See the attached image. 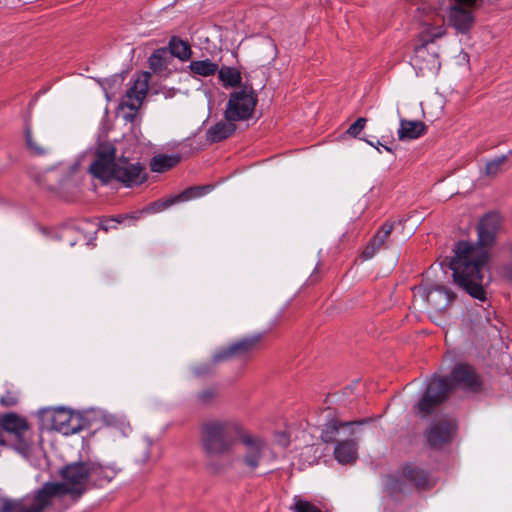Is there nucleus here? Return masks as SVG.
<instances>
[{
    "mask_svg": "<svg viewBox=\"0 0 512 512\" xmlns=\"http://www.w3.org/2000/svg\"><path fill=\"white\" fill-rule=\"evenodd\" d=\"M294 512H321V510L309 501L294 497V504L290 507Z\"/></svg>",
    "mask_w": 512,
    "mask_h": 512,
    "instance_id": "33",
    "label": "nucleus"
},
{
    "mask_svg": "<svg viewBox=\"0 0 512 512\" xmlns=\"http://www.w3.org/2000/svg\"><path fill=\"white\" fill-rule=\"evenodd\" d=\"M10 435L7 446L24 458H29L33 451V432L27 420L16 413H6L0 416V435Z\"/></svg>",
    "mask_w": 512,
    "mask_h": 512,
    "instance_id": "7",
    "label": "nucleus"
},
{
    "mask_svg": "<svg viewBox=\"0 0 512 512\" xmlns=\"http://www.w3.org/2000/svg\"><path fill=\"white\" fill-rule=\"evenodd\" d=\"M455 425L447 420H441L431 424L426 432L428 443L435 448H440L451 441Z\"/></svg>",
    "mask_w": 512,
    "mask_h": 512,
    "instance_id": "16",
    "label": "nucleus"
},
{
    "mask_svg": "<svg viewBox=\"0 0 512 512\" xmlns=\"http://www.w3.org/2000/svg\"><path fill=\"white\" fill-rule=\"evenodd\" d=\"M136 112H137V111H133V113L127 114V115L125 116V119H126L127 121H129V122H132V121L134 120L135 116H136Z\"/></svg>",
    "mask_w": 512,
    "mask_h": 512,
    "instance_id": "41",
    "label": "nucleus"
},
{
    "mask_svg": "<svg viewBox=\"0 0 512 512\" xmlns=\"http://www.w3.org/2000/svg\"><path fill=\"white\" fill-rule=\"evenodd\" d=\"M218 67V64L210 59L193 60L190 62L189 70L194 75L208 77L217 73Z\"/></svg>",
    "mask_w": 512,
    "mask_h": 512,
    "instance_id": "28",
    "label": "nucleus"
},
{
    "mask_svg": "<svg viewBox=\"0 0 512 512\" xmlns=\"http://www.w3.org/2000/svg\"><path fill=\"white\" fill-rule=\"evenodd\" d=\"M73 420H77V414L64 408L54 409L51 413V427L63 435H71L73 429L68 430L67 425Z\"/></svg>",
    "mask_w": 512,
    "mask_h": 512,
    "instance_id": "22",
    "label": "nucleus"
},
{
    "mask_svg": "<svg viewBox=\"0 0 512 512\" xmlns=\"http://www.w3.org/2000/svg\"><path fill=\"white\" fill-rule=\"evenodd\" d=\"M148 447H149V444H146L145 445V457L142 460L143 462H145L149 458V455H148V452H147Z\"/></svg>",
    "mask_w": 512,
    "mask_h": 512,
    "instance_id": "42",
    "label": "nucleus"
},
{
    "mask_svg": "<svg viewBox=\"0 0 512 512\" xmlns=\"http://www.w3.org/2000/svg\"><path fill=\"white\" fill-rule=\"evenodd\" d=\"M367 422V419L360 421H340L332 417L327 419L324 424L320 438L324 443H333L341 433L352 436L354 435V426H360Z\"/></svg>",
    "mask_w": 512,
    "mask_h": 512,
    "instance_id": "15",
    "label": "nucleus"
},
{
    "mask_svg": "<svg viewBox=\"0 0 512 512\" xmlns=\"http://www.w3.org/2000/svg\"><path fill=\"white\" fill-rule=\"evenodd\" d=\"M75 227H80L79 232L75 235L81 239V243L88 245L96 234L97 225L91 221H84Z\"/></svg>",
    "mask_w": 512,
    "mask_h": 512,
    "instance_id": "32",
    "label": "nucleus"
},
{
    "mask_svg": "<svg viewBox=\"0 0 512 512\" xmlns=\"http://www.w3.org/2000/svg\"><path fill=\"white\" fill-rule=\"evenodd\" d=\"M393 231V224L385 223L370 240L369 244L364 249L362 256L364 259L372 258L381 248L386 247V240Z\"/></svg>",
    "mask_w": 512,
    "mask_h": 512,
    "instance_id": "19",
    "label": "nucleus"
},
{
    "mask_svg": "<svg viewBox=\"0 0 512 512\" xmlns=\"http://www.w3.org/2000/svg\"><path fill=\"white\" fill-rule=\"evenodd\" d=\"M236 130V125L234 122L230 121H220L215 125H212L206 133L207 140L216 143L220 142L229 136H231Z\"/></svg>",
    "mask_w": 512,
    "mask_h": 512,
    "instance_id": "23",
    "label": "nucleus"
},
{
    "mask_svg": "<svg viewBox=\"0 0 512 512\" xmlns=\"http://www.w3.org/2000/svg\"><path fill=\"white\" fill-rule=\"evenodd\" d=\"M0 403L2 406L12 407L17 405L18 397L15 393L8 391L5 395L1 397Z\"/></svg>",
    "mask_w": 512,
    "mask_h": 512,
    "instance_id": "37",
    "label": "nucleus"
},
{
    "mask_svg": "<svg viewBox=\"0 0 512 512\" xmlns=\"http://www.w3.org/2000/svg\"><path fill=\"white\" fill-rule=\"evenodd\" d=\"M180 159V156L177 154H159L154 156L150 162L151 171L162 173L177 165L180 162Z\"/></svg>",
    "mask_w": 512,
    "mask_h": 512,
    "instance_id": "26",
    "label": "nucleus"
},
{
    "mask_svg": "<svg viewBox=\"0 0 512 512\" xmlns=\"http://www.w3.org/2000/svg\"><path fill=\"white\" fill-rule=\"evenodd\" d=\"M87 469V462L73 463L62 469V482L46 483L33 497L27 496L18 500L1 497L0 512H42L54 496H79L89 482Z\"/></svg>",
    "mask_w": 512,
    "mask_h": 512,
    "instance_id": "2",
    "label": "nucleus"
},
{
    "mask_svg": "<svg viewBox=\"0 0 512 512\" xmlns=\"http://www.w3.org/2000/svg\"><path fill=\"white\" fill-rule=\"evenodd\" d=\"M137 219H139V215L137 214H124L117 215L115 217L106 218L101 222V228L104 231H108L110 229H115L118 224L123 222H128V224H133Z\"/></svg>",
    "mask_w": 512,
    "mask_h": 512,
    "instance_id": "30",
    "label": "nucleus"
},
{
    "mask_svg": "<svg viewBox=\"0 0 512 512\" xmlns=\"http://www.w3.org/2000/svg\"><path fill=\"white\" fill-rule=\"evenodd\" d=\"M168 46L171 56L181 61H188L192 56L190 44L177 36L170 38Z\"/></svg>",
    "mask_w": 512,
    "mask_h": 512,
    "instance_id": "25",
    "label": "nucleus"
},
{
    "mask_svg": "<svg viewBox=\"0 0 512 512\" xmlns=\"http://www.w3.org/2000/svg\"><path fill=\"white\" fill-rule=\"evenodd\" d=\"M426 126L422 121L401 120L398 136L400 140L417 139L425 133Z\"/></svg>",
    "mask_w": 512,
    "mask_h": 512,
    "instance_id": "24",
    "label": "nucleus"
},
{
    "mask_svg": "<svg viewBox=\"0 0 512 512\" xmlns=\"http://www.w3.org/2000/svg\"><path fill=\"white\" fill-rule=\"evenodd\" d=\"M257 95L251 85L245 84L239 91L230 94L224 117L227 121H245L252 117L257 104Z\"/></svg>",
    "mask_w": 512,
    "mask_h": 512,
    "instance_id": "9",
    "label": "nucleus"
},
{
    "mask_svg": "<svg viewBox=\"0 0 512 512\" xmlns=\"http://www.w3.org/2000/svg\"><path fill=\"white\" fill-rule=\"evenodd\" d=\"M81 422H82V419H81L80 415H78V414H77V420H73V421L69 422V425H67L68 430L73 429V432H71V435L76 434L83 429Z\"/></svg>",
    "mask_w": 512,
    "mask_h": 512,
    "instance_id": "38",
    "label": "nucleus"
},
{
    "mask_svg": "<svg viewBox=\"0 0 512 512\" xmlns=\"http://www.w3.org/2000/svg\"><path fill=\"white\" fill-rule=\"evenodd\" d=\"M240 441L244 446V453L241 458L242 464L248 472H254L267 460L268 446L262 438L249 433L247 430L243 433Z\"/></svg>",
    "mask_w": 512,
    "mask_h": 512,
    "instance_id": "10",
    "label": "nucleus"
},
{
    "mask_svg": "<svg viewBox=\"0 0 512 512\" xmlns=\"http://www.w3.org/2000/svg\"><path fill=\"white\" fill-rule=\"evenodd\" d=\"M245 430L244 425L235 418L208 419L200 427L203 450L210 457L229 454Z\"/></svg>",
    "mask_w": 512,
    "mask_h": 512,
    "instance_id": "5",
    "label": "nucleus"
},
{
    "mask_svg": "<svg viewBox=\"0 0 512 512\" xmlns=\"http://www.w3.org/2000/svg\"><path fill=\"white\" fill-rule=\"evenodd\" d=\"M508 156L511 155L512 156V150H510L507 154Z\"/></svg>",
    "mask_w": 512,
    "mask_h": 512,
    "instance_id": "44",
    "label": "nucleus"
},
{
    "mask_svg": "<svg viewBox=\"0 0 512 512\" xmlns=\"http://www.w3.org/2000/svg\"><path fill=\"white\" fill-rule=\"evenodd\" d=\"M446 33L443 25H433L425 23L419 34L421 44L416 46L415 54L412 59L413 65L423 74L427 72L437 73L440 69L438 50L434 46V41Z\"/></svg>",
    "mask_w": 512,
    "mask_h": 512,
    "instance_id": "6",
    "label": "nucleus"
},
{
    "mask_svg": "<svg viewBox=\"0 0 512 512\" xmlns=\"http://www.w3.org/2000/svg\"><path fill=\"white\" fill-rule=\"evenodd\" d=\"M24 139L27 150L34 156H44L51 151V136L45 126L33 130L31 125L26 123Z\"/></svg>",
    "mask_w": 512,
    "mask_h": 512,
    "instance_id": "13",
    "label": "nucleus"
},
{
    "mask_svg": "<svg viewBox=\"0 0 512 512\" xmlns=\"http://www.w3.org/2000/svg\"><path fill=\"white\" fill-rule=\"evenodd\" d=\"M476 0H450L447 9V19L459 33H467L473 26L474 14L473 9Z\"/></svg>",
    "mask_w": 512,
    "mask_h": 512,
    "instance_id": "11",
    "label": "nucleus"
},
{
    "mask_svg": "<svg viewBox=\"0 0 512 512\" xmlns=\"http://www.w3.org/2000/svg\"><path fill=\"white\" fill-rule=\"evenodd\" d=\"M218 78L220 82L222 83L223 87L230 88V87H237L241 84L242 76L241 72L234 68L229 66H223L221 68L218 67Z\"/></svg>",
    "mask_w": 512,
    "mask_h": 512,
    "instance_id": "27",
    "label": "nucleus"
},
{
    "mask_svg": "<svg viewBox=\"0 0 512 512\" xmlns=\"http://www.w3.org/2000/svg\"><path fill=\"white\" fill-rule=\"evenodd\" d=\"M116 152L113 143H98L87 155L90 160L89 173L104 184L112 180L127 187L141 184L145 180L143 167L139 163H130L124 155L117 158Z\"/></svg>",
    "mask_w": 512,
    "mask_h": 512,
    "instance_id": "3",
    "label": "nucleus"
},
{
    "mask_svg": "<svg viewBox=\"0 0 512 512\" xmlns=\"http://www.w3.org/2000/svg\"><path fill=\"white\" fill-rule=\"evenodd\" d=\"M381 146H382V148H383L385 151H387V152H391V151H392V150H391V148H390V147H388V146H386V145H383V144H382Z\"/></svg>",
    "mask_w": 512,
    "mask_h": 512,
    "instance_id": "43",
    "label": "nucleus"
},
{
    "mask_svg": "<svg viewBox=\"0 0 512 512\" xmlns=\"http://www.w3.org/2000/svg\"><path fill=\"white\" fill-rule=\"evenodd\" d=\"M88 480L96 485H103L116 476V470L110 466H102L98 463L87 462Z\"/></svg>",
    "mask_w": 512,
    "mask_h": 512,
    "instance_id": "21",
    "label": "nucleus"
},
{
    "mask_svg": "<svg viewBox=\"0 0 512 512\" xmlns=\"http://www.w3.org/2000/svg\"><path fill=\"white\" fill-rule=\"evenodd\" d=\"M454 386L476 390L480 386V380L473 367L468 364H458L454 367L450 377L432 378L426 387V391L418 401L415 408L422 416L431 413L448 395Z\"/></svg>",
    "mask_w": 512,
    "mask_h": 512,
    "instance_id": "4",
    "label": "nucleus"
},
{
    "mask_svg": "<svg viewBox=\"0 0 512 512\" xmlns=\"http://www.w3.org/2000/svg\"><path fill=\"white\" fill-rule=\"evenodd\" d=\"M217 397V390L214 388H206L200 391L196 398L197 402L201 405H208Z\"/></svg>",
    "mask_w": 512,
    "mask_h": 512,
    "instance_id": "35",
    "label": "nucleus"
},
{
    "mask_svg": "<svg viewBox=\"0 0 512 512\" xmlns=\"http://www.w3.org/2000/svg\"><path fill=\"white\" fill-rule=\"evenodd\" d=\"M369 145L375 147L380 153L382 152L381 149H382V144L380 143V141H376V143L372 142V141H369V140H365Z\"/></svg>",
    "mask_w": 512,
    "mask_h": 512,
    "instance_id": "40",
    "label": "nucleus"
},
{
    "mask_svg": "<svg viewBox=\"0 0 512 512\" xmlns=\"http://www.w3.org/2000/svg\"><path fill=\"white\" fill-rule=\"evenodd\" d=\"M208 187H192L189 188L179 195L170 197L166 200H159L154 203H152L148 208L147 211L151 213H157L165 210L166 208L170 207L171 205L178 203L180 201H187L193 198H197L201 195H203Z\"/></svg>",
    "mask_w": 512,
    "mask_h": 512,
    "instance_id": "18",
    "label": "nucleus"
},
{
    "mask_svg": "<svg viewBox=\"0 0 512 512\" xmlns=\"http://www.w3.org/2000/svg\"><path fill=\"white\" fill-rule=\"evenodd\" d=\"M502 226V218L497 212L484 215L477 226L478 244L473 246L468 242L460 241L454 249L455 256L450 261L454 282L472 297L484 301V265L488 254L483 247L494 243Z\"/></svg>",
    "mask_w": 512,
    "mask_h": 512,
    "instance_id": "1",
    "label": "nucleus"
},
{
    "mask_svg": "<svg viewBox=\"0 0 512 512\" xmlns=\"http://www.w3.org/2000/svg\"><path fill=\"white\" fill-rule=\"evenodd\" d=\"M150 78L151 74L149 72L139 74L132 86L128 88L121 101V106L131 111H138L147 95Z\"/></svg>",
    "mask_w": 512,
    "mask_h": 512,
    "instance_id": "14",
    "label": "nucleus"
},
{
    "mask_svg": "<svg viewBox=\"0 0 512 512\" xmlns=\"http://www.w3.org/2000/svg\"><path fill=\"white\" fill-rule=\"evenodd\" d=\"M367 123V119L364 117L358 118L353 124L349 126L346 130V134L351 137H358L359 134L363 131Z\"/></svg>",
    "mask_w": 512,
    "mask_h": 512,
    "instance_id": "36",
    "label": "nucleus"
},
{
    "mask_svg": "<svg viewBox=\"0 0 512 512\" xmlns=\"http://www.w3.org/2000/svg\"><path fill=\"white\" fill-rule=\"evenodd\" d=\"M263 337V333H257L239 339L231 343L229 346L217 350L213 354L211 362L196 367L194 369V373L196 375L208 374L209 372L212 371V367L214 364L225 362L232 358L244 357L248 355L257 348Z\"/></svg>",
    "mask_w": 512,
    "mask_h": 512,
    "instance_id": "8",
    "label": "nucleus"
},
{
    "mask_svg": "<svg viewBox=\"0 0 512 512\" xmlns=\"http://www.w3.org/2000/svg\"><path fill=\"white\" fill-rule=\"evenodd\" d=\"M508 160V155H501L496 158L490 159L485 165V175L488 177H495L505 170L504 166Z\"/></svg>",
    "mask_w": 512,
    "mask_h": 512,
    "instance_id": "31",
    "label": "nucleus"
},
{
    "mask_svg": "<svg viewBox=\"0 0 512 512\" xmlns=\"http://www.w3.org/2000/svg\"><path fill=\"white\" fill-rule=\"evenodd\" d=\"M406 481L415 485L419 489L426 488L430 485V478L423 469L407 465L404 467L400 477L390 476L386 481V489L390 493L404 492L406 490Z\"/></svg>",
    "mask_w": 512,
    "mask_h": 512,
    "instance_id": "12",
    "label": "nucleus"
},
{
    "mask_svg": "<svg viewBox=\"0 0 512 512\" xmlns=\"http://www.w3.org/2000/svg\"><path fill=\"white\" fill-rule=\"evenodd\" d=\"M455 299V294L444 286H436L426 292V300L435 312L445 311Z\"/></svg>",
    "mask_w": 512,
    "mask_h": 512,
    "instance_id": "17",
    "label": "nucleus"
},
{
    "mask_svg": "<svg viewBox=\"0 0 512 512\" xmlns=\"http://www.w3.org/2000/svg\"><path fill=\"white\" fill-rule=\"evenodd\" d=\"M80 227H66L61 231L60 238L62 241L67 242L69 246L73 247L77 243H81V239L75 234L79 232Z\"/></svg>",
    "mask_w": 512,
    "mask_h": 512,
    "instance_id": "34",
    "label": "nucleus"
},
{
    "mask_svg": "<svg viewBox=\"0 0 512 512\" xmlns=\"http://www.w3.org/2000/svg\"><path fill=\"white\" fill-rule=\"evenodd\" d=\"M149 67L154 73H161L167 69L169 63L168 51L166 48L155 50L148 59Z\"/></svg>",
    "mask_w": 512,
    "mask_h": 512,
    "instance_id": "29",
    "label": "nucleus"
},
{
    "mask_svg": "<svg viewBox=\"0 0 512 512\" xmlns=\"http://www.w3.org/2000/svg\"><path fill=\"white\" fill-rule=\"evenodd\" d=\"M334 457L342 464L354 463L358 458L357 442L353 439L338 442L334 449Z\"/></svg>",
    "mask_w": 512,
    "mask_h": 512,
    "instance_id": "20",
    "label": "nucleus"
},
{
    "mask_svg": "<svg viewBox=\"0 0 512 512\" xmlns=\"http://www.w3.org/2000/svg\"><path fill=\"white\" fill-rule=\"evenodd\" d=\"M277 441L283 447H286L289 444L288 436L284 432H281V433L277 434Z\"/></svg>",
    "mask_w": 512,
    "mask_h": 512,
    "instance_id": "39",
    "label": "nucleus"
}]
</instances>
